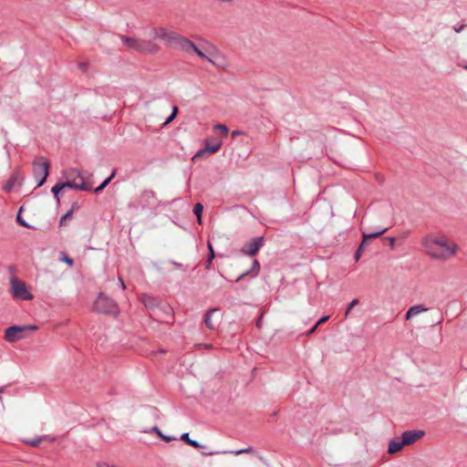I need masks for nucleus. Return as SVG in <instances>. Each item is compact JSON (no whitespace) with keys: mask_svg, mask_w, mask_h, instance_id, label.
Returning a JSON list of instances; mask_svg holds the SVG:
<instances>
[{"mask_svg":"<svg viewBox=\"0 0 467 467\" xmlns=\"http://www.w3.org/2000/svg\"><path fill=\"white\" fill-rule=\"evenodd\" d=\"M424 252L432 259L446 261L457 254L458 245L441 234L432 233L421 239Z\"/></svg>","mask_w":467,"mask_h":467,"instance_id":"f257e3e1","label":"nucleus"},{"mask_svg":"<svg viewBox=\"0 0 467 467\" xmlns=\"http://www.w3.org/2000/svg\"><path fill=\"white\" fill-rule=\"evenodd\" d=\"M192 53L196 54L200 58L210 62L215 67L227 70L230 63L225 56L213 44L206 41L201 47L194 44Z\"/></svg>","mask_w":467,"mask_h":467,"instance_id":"f03ea898","label":"nucleus"},{"mask_svg":"<svg viewBox=\"0 0 467 467\" xmlns=\"http://www.w3.org/2000/svg\"><path fill=\"white\" fill-rule=\"evenodd\" d=\"M121 41L127 47L144 55H154L161 49L152 39L121 36Z\"/></svg>","mask_w":467,"mask_h":467,"instance_id":"7ed1b4c3","label":"nucleus"},{"mask_svg":"<svg viewBox=\"0 0 467 467\" xmlns=\"http://www.w3.org/2000/svg\"><path fill=\"white\" fill-rule=\"evenodd\" d=\"M91 176L92 174L89 173L88 177H86L85 173L77 169H68L63 171V178L66 180L64 182L66 187L81 191L91 190L92 184L89 182H86V179Z\"/></svg>","mask_w":467,"mask_h":467,"instance_id":"20e7f679","label":"nucleus"},{"mask_svg":"<svg viewBox=\"0 0 467 467\" xmlns=\"http://www.w3.org/2000/svg\"><path fill=\"white\" fill-rule=\"evenodd\" d=\"M93 310L99 313L117 315L119 313L118 305L110 297L104 294H99L93 304Z\"/></svg>","mask_w":467,"mask_h":467,"instance_id":"39448f33","label":"nucleus"},{"mask_svg":"<svg viewBox=\"0 0 467 467\" xmlns=\"http://www.w3.org/2000/svg\"><path fill=\"white\" fill-rule=\"evenodd\" d=\"M33 171L36 180L38 182L37 186L43 185L49 173L48 161L42 156L36 157L33 161Z\"/></svg>","mask_w":467,"mask_h":467,"instance_id":"423d86ee","label":"nucleus"},{"mask_svg":"<svg viewBox=\"0 0 467 467\" xmlns=\"http://www.w3.org/2000/svg\"><path fill=\"white\" fill-rule=\"evenodd\" d=\"M149 36L153 41L158 39L166 46H173L178 34L163 26H155L151 28Z\"/></svg>","mask_w":467,"mask_h":467,"instance_id":"0eeeda50","label":"nucleus"},{"mask_svg":"<svg viewBox=\"0 0 467 467\" xmlns=\"http://www.w3.org/2000/svg\"><path fill=\"white\" fill-rule=\"evenodd\" d=\"M36 326H12L5 329V339L14 343L26 337L28 330H36Z\"/></svg>","mask_w":467,"mask_h":467,"instance_id":"6e6552de","label":"nucleus"},{"mask_svg":"<svg viewBox=\"0 0 467 467\" xmlns=\"http://www.w3.org/2000/svg\"><path fill=\"white\" fill-rule=\"evenodd\" d=\"M11 292L15 297L24 300H31L34 297L27 290L26 285L17 278L11 280Z\"/></svg>","mask_w":467,"mask_h":467,"instance_id":"1a4fd4ad","label":"nucleus"},{"mask_svg":"<svg viewBox=\"0 0 467 467\" xmlns=\"http://www.w3.org/2000/svg\"><path fill=\"white\" fill-rule=\"evenodd\" d=\"M222 146V142L216 139H208L205 141V147L202 150H200L194 156L193 160L197 158H202L206 154H214L216 153Z\"/></svg>","mask_w":467,"mask_h":467,"instance_id":"9d476101","label":"nucleus"},{"mask_svg":"<svg viewBox=\"0 0 467 467\" xmlns=\"http://www.w3.org/2000/svg\"><path fill=\"white\" fill-rule=\"evenodd\" d=\"M264 243L263 237H256L250 242L244 244L242 247V253L246 255L253 256L257 254Z\"/></svg>","mask_w":467,"mask_h":467,"instance_id":"9b49d317","label":"nucleus"},{"mask_svg":"<svg viewBox=\"0 0 467 467\" xmlns=\"http://www.w3.org/2000/svg\"><path fill=\"white\" fill-rule=\"evenodd\" d=\"M424 436L423 431H408L401 435L402 444L405 446L413 444L415 441Z\"/></svg>","mask_w":467,"mask_h":467,"instance_id":"f8f14e48","label":"nucleus"},{"mask_svg":"<svg viewBox=\"0 0 467 467\" xmlns=\"http://www.w3.org/2000/svg\"><path fill=\"white\" fill-rule=\"evenodd\" d=\"M173 46L178 47L184 52L192 53V50L194 47V43L187 37L178 34Z\"/></svg>","mask_w":467,"mask_h":467,"instance_id":"ddd939ff","label":"nucleus"},{"mask_svg":"<svg viewBox=\"0 0 467 467\" xmlns=\"http://www.w3.org/2000/svg\"><path fill=\"white\" fill-rule=\"evenodd\" d=\"M428 308L423 306L422 305H415L409 308V310L406 313V319H411L417 316H419L421 313L427 312Z\"/></svg>","mask_w":467,"mask_h":467,"instance_id":"4468645a","label":"nucleus"},{"mask_svg":"<svg viewBox=\"0 0 467 467\" xmlns=\"http://www.w3.org/2000/svg\"><path fill=\"white\" fill-rule=\"evenodd\" d=\"M55 441V438H48L47 436H43V437H38V438H35V439H23V443L26 444V445H29L31 447H37L41 441Z\"/></svg>","mask_w":467,"mask_h":467,"instance_id":"2eb2a0df","label":"nucleus"},{"mask_svg":"<svg viewBox=\"0 0 467 467\" xmlns=\"http://www.w3.org/2000/svg\"><path fill=\"white\" fill-rule=\"evenodd\" d=\"M404 446L405 445L402 444V440L401 441H399L398 439L391 440L389 443L388 452L390 454L397 453L400 451H401Z\"/></svg>","mask_w":467,"mask_h":467,"instance_id":"dca6fc26","label":"nucleus"},{"mask_svg":"<svg viewBox=\"0 0 467 467\" xmlns=\"http://www.w3.org/2000/svg\"><path fill=\"white\" fill-rule=\"evenodd\" d=\"M21 182H22V178H20V176L18 174H15L14 176H12L8 181L5 184L4 186V190L5 192H10L12 191V189L14 188V186L18 183V184H21Z\"/></svg>","mask_w":467,"mask_h":467,"instance_id":"f3484780","label":"nucleus"},{"mask_svg":"<svg viewBox=\"0 0 467 467\" xmlns=\"http://www.w3.org/2000/svg\"><path fill=\"white\" fill-rule=\"evenodd\" d=\"M216 312H217V309L213 308V309L209 310L205 315L204 323H205L206 327L210 329L216 328V324L213 320V316Z\"/></svg>","mask_w":467,"mask_h":467,"instance_id":"a211bd4d","label":"nucleus"},{"mask_svg":"<svg viewBox=\"0 0 467 467\" xmlns=\"http://www.w3.org/2000/svg\"><path fill=\"white\" fill-rule=\"evenodd\" d=\"M181 440L183 441L184 442H186L187 444H189L190 446H192L193 448H196V449L203 447V445H202L198 441L192 440L189 436V433H187V432L183 433L181 436Z\"/></svg>","mask_w":467,"mask_h":467,"instance_id":"6ab92c4d","label":"nucleus"},{"mask_svg":"<svg viewBox=\"0 0 467 467\" xmlns=\"http://www.w3.org/2000/svg\"><path fill=\"white\" fill-rule=\"evenodd\" d=\"M388 230V228H384L379 232H376V233H373V234H366V233H363V243H367L371 240V239H374V238H378L379 237L381 234H383L386 231Z\"/></svg>","mask_w":467,"mask_h":467,"instance_id":"aec40b11","label":"nucleus"},{"mask_svg":"<svg viewBox=\"0 0 467 467\" xmlns=\"http://www.w3.org/2000/svg\"><path fill=\"white\" fill-rule=\"evenodd\" d=\"M202 210H203V206L202 203L198 202L194 205L193 207V213L196 215L197 217V222L199 224H202Z\"/></svg>","mask_w":467,"mask_h":467,"instance_id":"412c9836","label":"nucleus"},{"mask_svg":"<svg viewBox=\"0 0 467 467\" xmlns=\"http://www.w3.org/2000/svg\"><path fill=\"white\" fill-rule=\"evenodd\" d=\"M66 187L65 183L64 182H61V183H57L56 185H54L51 189V192H53V194L55 195V197L57 198V201L59 202V197H58V193L64 190Z\"/></svg>","mask_w":467,"mask_h":467,"instance_id":"4be33fe9","label":"nucleus"},{"mask_svg":"<svg viewBox=\"0 0 467 467\" xmlns=\"http://www.w3.org/2000/svg\"><path fill=\"white\" fill-rule=\"evenodd\" d=\"M116 175V171H113L109 177H108L99 186H98L96 189H95V192L98 193L99 192H101L110 182L111 180L115 177Z\"/></svg>","mask_w":467,"mask_h":467,"instance_id":"5701e85b","label":"nucleus"},{"mask_svg":"<svg viewBox=\"0 0 467 467\" xmlns=\"http://www.w3.org/2000/svg\"><path fill=\"white\" fill-rule=\"evenodd\" d=\"M208 247H209V257L207 259V263H206V268H210L211 266V264L213 262V259L214 258L215 256V254H214V251H213V248L212 246V244L209 243L208 244Z\"/></svg>","mask_w":467,"mask_h":467,"instance_id":"b1692460","label":"nucleus"},{"mask_svg":"<svg viewBox=\"0 0 467 467\" xmlns=\"http://www.w3.org/2000/svg\"><path fill=\"white\" fill-rule=\"evenodd\" d=\"M141 301L148 307H151V306H153L155 305L154 298H152V297H150L149 296H143L142 298H141Z\"/></svg>","mask_w":467,"mask_h":467,"instance_id":"393cba45","label":"nucleus"},{"mask_svg":"<svg viewBox=\"0 0 467 467\" xmlns=\"http://www.w3.org/2000/svg\"><path fill=\"white\" fill-rule=\"evenodd\" d=\"M73 209H74V207H72L71 210H69L65 215H63L60 218V222H59L60 225H66L67 224V221L71 219L72 213H73Z\"/></svg>","mask_w":467,"mask_h":467,"instance_id":"a878e982","label":"nucleus"},{"mask_svg":"<svg viewBox=\"0 0 467 467\" xmlns=\"http://www.w3.org/2000/svg\"><path fill=\"white\" fill-rule=\"evenodd\" d=\"M214 130H219L223 135L226 136L229 132L228 128L223 124H216Z\"/></svg>","mask_w":467,"mask_h":467,"instance_id":"bb28decb","label":"nucleus"},{"mask_svg":"<svg viewBox=\"0 0 467 467\" xmlns=\"http://www.w3.org/2000/svg\"><path fill=\"white\" fill-rule=\"evenodd\" d=\"M253 451V448L252 447H248L246 449H243V450H239V451H224L225 453L228 452V453H233V454H235V455H239V454H242V453H250Z\"/></svg>","mask_w":467,"mask_h":467,"instance_id":"cd10ccee","label":"nucleus"},{"mask_svg":"<svg viewBox=\"0 0 467 467\" xmlns=\"http://www.w3.org/2000/svg\"><path fill=\"white\" fill-rule=\"evenodd\" d=\"M366 244H367V243H363V241L361 242L360 245L358 246V250H357V252L355 254V260L356 261H358L360 258Z\"/></svg>","mask_w":467,"mask_h":467,"instance_id":"c85d7f7f","label":"nucleus"},{"mask_svg":"<svg viewBox=\"0 0 467 467\" xmlns=\"http://www.w3.org/2000/svg\"><path fill=\"white\" fill-rule=\"evenodd\" d=\"M177 114H178V108L174 106V107L172 108V112H171V115H170V117L166 119V121L164 122V125H166V124H168V123L171 122V121L176 118Z\"/></svg>","mask_w":467,"mask_h":467,"instance_id":"c756f323","label":"nucleus"},{"mask_svg":"<svg viewBox=\"0 0 467 467\" xmlns=\"http://www.w3.org/2000/svg\"><path fill=\"white\" fill-rule=\"evenodd\" d=\"M358 299H353L350 304L348 306L345 317H348V314L350 313L351 309L354 308L357 305H358Z\"/></svg>","mask_w":467,"mask_h":467,"instance_id":"7c9ffc66","label":"nucleus"},{"mask_svg":"<svg viewBox=\"0 0 467 467\" xmlns=\"http://www.w3.org/2000/svg\"><path fill=\"white\" fill-rule=\"evenodd\" d=\"M60 260L62 262H65L66 264H67L69 266L73 265V260L69 256H67L65 253L60 254Z\"/></svg>","mask_w":467,"mask_h":467,"instance_id":"2f4dec72","label":"nucleus"},{"mask_svg":"<svg viewBox=\"0 0 467 467\" xmlns=\"http://www.w3.org/2000/svg\"><path fill=\"white\" fill-rule=\"evenodd\" d=\"M16 221L20 225L29 227L27 223L23 220V218H21L20 213L17 214Z\"/></svg>","mask_w":467,"mask_h":467,"instance_id":"473e14b6","label":"nucleus"},{"mask_svg":"<svg viewBox=\"0 0 467 467\" xmlns=\"http://www.w3.org/2000/svg\"><path fill=\"white\" fill-rule=\"evenodd\" d=\"M259 268H260L259 262L257 260H254L253 263L252 271H255L256 273H258Z\"/></svg>","mask_w":467,"mask_h":467,"instance_id":"72a5a7b5","label":"nucleus"},{"mask_svg":"<svg viewBox=\"0 0 467 467\" xmlns=\"http://www.w3.org/2000/svg\"><path fill=\"white\" fill-rule=\"evenodd\" d=\"M328 318H329V316H325V317H321V318L317 321V326H319V325H321V324H323V323L327 322V321L328 320Z\"/></svg>","mask_w":467,"mask_h":467,"instance_id":"f704fd0d","label":"nucleus"},{"mask_svg":"<svg viewBox=\"0 0 467 467\" xmlns=\"http://www.w3.org/2000/svg\"><path fill=\"white\" fill-rule=\"evenodd\" d=\"M160 438H161V440H163L164 441H166V442H170V441H171L172 440H174V438H172V437H168V436H165V435H163V434H162V435H161V437H160Z\"/></svg>","mask_w":467,"mask_h":467,"instance_id":"c9c22d12","label":"nucleus"},{"mask_svg":"<svg viewBox=\"0 0 467 467\" xmlns=\"http://www.w3.org/2000/svg\"><path fill=\"white\" fill-rule=\"evenodd\" d=\"M217 453H218L217 451H202V455H203V456H212V455H215Z\"/></svg>","mask_w":467,"mask_h":467,"instance_id":"e433bc0d","label":"nucleus"},{"mask_svg":"<svg viewBox=\"0 0 467 467\" xmlns=\"http://www.w3.org/2000/svg\"><path fill=\"white\" fill-rule=\"evenodd\" d=\"M152 431H154L159 437H161V435H162L161 431H160V429L158 427H153Z\"/></svg>","mask_w":467,"mask_h":467,"instance_id":"4c0bfd02","label":"nucleus"},{"mask_svg":"<svg viewBox=\"0 0 467 467\" xmlns=\"http://www.w3.org/2000/svg\"><path fill=\"white\" fill-rule=\"evenodd\" d=\"M389 245L393 248L395 245L396 239L393 237L389 238Z\"/></svg>","mask_w":467,"mask_h":467,"instance_id":"58836bf2","label":"nucleus"},{"mask_svg":"<svg viewBox=\"0 0 467 467\" xmlns=\"http://www.w3.org/2000/svg\"><path fill=\"white\" fill-rule=\"evenodd\" d=\"M464 26H465L464 25H462L459 27H455L454 30L456 33H460L464 28Z\"/></svg>","mask_w":467,"mask_h":467,"instance_id":"ea45409f","label":"nucleus"},{"mask_svg":"<svg viewBox=\"0 0 467 467\" xmlns=\"http://www.w3.org/2000/svg\"><path fill=\"white\" fill-rule=\"evenodd\" d=\"M241 134H242V132H241L240 130H234V131L232 132V136H233V137H236V136H239V135H241Z\"/></svg>","mask_w":467,"mask_h":467,"instance_id":"a19ab883","label":"nucleus"},{"mask_svg":"<svg viewBox=\"0 0 467 467\" xmlns=\"http://www.w3.org/2000/svg\"><path fill=\"white\" fill-rule=\"evenodd\" d=\"M317 327H318V326H317V324H316V325H315V326H314V327H313L308 331L307 335H311V334H313V333L316 331V329H317Z\"/></svg>","mask_w":467,"mask_h":467,"instance_id":"79ce46f5","label":"nucleus"},{"mask_svg":"<svg viewBox=\"0 0 467 467\" xmlns=\"http://www.w3.org/2000/svg\"><path fill=\"white\" fill-rule=\"evenodd\" d=\"M119 285H121L122 289H125V288H126V285H125V284H124V281L122 280V278H121V277H119Z\"/></svg>","mask_w":467,"mask_h":467,"instance_id":"37998d69","label":"nucleus"},{"mask_svg":"<svg viewBox=\"0 0 467 467\" xmlns=\"http://www.w3.org/2000/svg\"><path fill=\"white\" fill-rule=\"evenodd\" d=\"M248 273H244L242 274L240 276H238V278L236 279V281L238 282L241 278H243L244 275H246Z\"/></svg>","mask_w":467,"mask_h":467,"instance_id":"c03bdc74","label":"nucleus"},{"mask_svg":"<svg viewBox=\"0 0 467 467\" xmlns=\"http://www.w3.org/2000/svg\"><path fill=\"white\" fill-rule=\"evenodd\" d=\"M104 467H116V466H109V465H105Z\"/></svg>","mask_w":467,"mask_h":467,"instance_id":"a18cd8bd","label":"nucleus"},{"mask_svg":"<svg viewBox=\"0 0 467 467\" xmlns=\"http://www.w3.org/2000/svg\"><path fill=\"white\" fill-rule=\"evenodd\" d=\"M3 392V389H0V393Z\"/></svg>","mask_w":467,"mask_h":467,"instance_id":"49530a36","label":"nucleus"},{"mask_svg":"<svg viewBox=\"0 0 467 467\" xmlns=\"http://www.w3.org/2000/svg\"><path fill=\"white\" fill-rule=\"evenodd\" d=\"M464 68H465V69H467V66H466V67H464Z\"/></svg>","mask_w":467,"mask_h":467,"instance_id":"de8ad7c7","label":"nucleus"}]
</instances>
